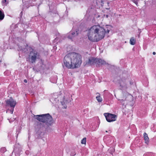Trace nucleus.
Wrapping results in <instances>:
<instances>
[{
    "label": "nucleus",
    "mask_w": 156,
    "mask_h": 156,
    "mask_svg": "<svg viewBox=\"0 0 156 156\" xmlns=\"http://www.w3.org/2000/svg\"><path fill=\"white\" fill-rule=\"evenodd\" d=\"M111 27L107 25L104 27L100 25H94L87 30L88 39L92 42L98 41L103 39L105 34H108Z\"/></svg>",
    "instance_id": "f257e3e1"
},
{
    "label": "nucleus",
    "mask_w": 156,
    "mask_h": 156,
    "mask_svg": "<svg viewBox=\"0 0 156 156\" xmlns=\"http://www.w3.org/2000/svg\"><path fill=\"white\" fill-rule=\"evenodd\" d=\"M82 63L81 56L75 53H69L64 58V65L68 69L78 67Z\"/></svg>",
    "instance_id": "f03ea898"
},
{
    "label": "nucleus",
    "mask_w": 156,
    "mask_h": 156,
    "mask_svg": "<svg viewBox=\"0 0 156 156\" xmlns=\"http://www.w3.org/2000/svg\"><path fill=\"white\" fill-rule=\"evenodd\" d=\"M34 117L37 120L41 122V124L46 128L51 126L53 123L52 118L48 113L34 115Z\"/></svg>",
    "instance_id": "7ed1b4c3"
},
{
    "label": "nucleus",
    "mask_w": 156,
    "mask_h": 156,
    "mask_svg": "<svg viewBox=\"0 0 156 156\" xmlns=\"http://www.w3.org/2000/svg\"><path fill=\"white\" fill-rule=\"evenodd\" d=\"M106 64V62L103 60L91 57L86 61V65H92L96 64L99 66L101 65H105Z\"/></svg>",
    "instance_id": "20e7f679"
},
{
    "label": "nucleus",
    "mask_w": 156,
    "mask_h": 156,
    "mask_svg": "<svg viewBox=\"0 0 156 156\" xmlns=\"http://www.w3.org/2000/svg\"><path fill=\"white\" fill-rule=\"evenodd\" d=\"M40 54L36 50L31 49L28 56V59L30 62L35 63L37 59L39 58Z\"/></svg>",
    "instance_id": "39448f33"
},
{
    "label": "nucleus",
    "mask_w": 156,
    "mask_h": 156,
    "mask_svg": "<svg viewBox=\"0 0 156 156\" xmlns=\"http://www.w3.org/2000/svg\"><path fill=\"white\" fill-rule=\"evenodd\" d=\"M104 115L105 116L107 121L111 122L114 121L116 120L117 116L115 114L109 113H105Z\"/></svg>",
    "instance_id": "423d86ee"
},
{
    "label": "nucleus",
    "mask_w": 156,
    "mask_h": 156,
    "mask_svg": "<svg viewBox=\"0 0 156 156\" xmlns=\"http://www.w3.org/2000/svg\"><path fill=\"white\" fill-rule=\"evenodd\" d=\"M6 102L7 105L9 106L10 107L13 108H14L16 104V101L12 98L7 100L6 101Z\"/></svg>",
    "instance_id": "0eeeda50"
},
{
    "label": "nucleus",
    "mask_w": 156,
    "mask_h": 156,
    "mask_svg": "<svg viewBox=\"0 0 156 156\" xmlns=\"http://www.w3.org/2000/svg\"><path fill=\"white\" fill-rule=\"evenodd\" d=\"M58 93H54L51 95V97L50 99V101L53 103H55L58 101Z\"/></svg>",
    "instance_id": "6e6552de"
},
{
    "label": "nucleus",
    "mask_w": 156,
    "mask_h": 156,
    "mask_svg": "<svg viewBox=\"0 0 156 156\" xmlns=\"http://www.w3.org/2000/svg\"><path fill=\"white\" fill-rule=\"evenodd\" d=\"M120 89L125 90L127 88L126 81V80H122L120 82Z\"/></svg>",
    "instance_id": "1a4fd4ad"
},
{
    "label": "nucleus",
    "mask_w": 156,
    "mask_h": 156,
    "mask_svg": "<svg viewBox=\"0 0 156 156\" xmlns=\"http://www.w3.org/2000/svg\"><path fill=\"white\" fill-rule=\"evenodd\" d=\"M78 34V33L77 31L74 32H70L68 35V37L69 39H72L74 37H76Z\"/></svg>",
    "instance_id": "9d476101"
},
{
    "label": "nucleus",
    "mask_w": 156,
    "mask_h": 156,
    "mask_svg": "<svg viewBox=\"0 0 156 156\" xmlns=\"http://www.w3.org/2000/svg\"><path fill=\"white\" fill-rule=\"evenodd\" d=\"M144 139L145 140V142L147 144H148L149 141V138L148 137L147 134L146 133H144Z\"/></svg>",
    "instance_id": "9b49d317"
},
{
    "label": "nucleus",
    "mask_w": 156,
    "mask_h": 156,
    "mask_svg": "<svg viewBox=\"0 0 156 156\" xmlns=\"http://www.w3.org/2000/svg\"><path fill=\"white\" fill-rule=\"evenodd\" d=\"M96 3L97 5V7L96 8H98V5H101L102 6L104 4V1L103 0H97L96 1Z\"/></svg>",
    "instance_id": "f8f14e48"
},
{
    "label": "nucleus",
    "mask_w": 156,
    "mask_h": 156,
    "mask_svg": "<svg viewBox=\"0 0 156 156\" xmlns=\"http://www.w3.org/2000/svg\"><path fill=\"white\" fill-rule=\"evenodd\" d=\"M28 46H26L25 48H22V46H20V47H19V49L18 50L19 51H24L25 52L26 51V49H27V48Z\"/></svg>",
    "instance_id": "ddd939ff"
},
{
    "label": "nucleus",
    "mask_w": 156,
    "mask_h": 156,
    "mask_svg": "<svg viewBox=\"0 0 156 156\" xmlns=\"http://www.w3.org/2000/svg\"><path fill=\"white\" fill-rule=\"evenodd\" d=\"M136 42V40L134 37H132L131 38L130 40L129 43L130 44L132 45L135 44Z\"/></svg>",
    "instance_id": "4468645a"
},
{
    "label": "nucleus",
    "mask_w": 156,
    "mask_h": 156,
    "mask_svg": "<svg viewBox=\"0 0 156 156\" xmlns=\"http://www.w3.org/2000/svg\"><path fill=\"white\" fill-rule=\"evenodd\" d=\"M4 17V13L1 10H0V20H2Z\"/></svg>",
    "instance_id": "2eb2a0df"
},
{
    "label": "nucleus",
    "mask_w": 156,
    "mask_h": 156,
    "mask_svg": "<svg viewBox=\"0 0 156 156\" xmlns=\"http://www.w3.org/2000/svg\"><path fill=\"white\" fill-rule=\"evenodd\" d=\"M96 98L97 100L99 102H101L102 101V98L100 97V96H98L96 97Z\"/></svg>",
    "instance_id": "dca6fc26"
},
{
    "label": "nucleus",
    "mask_w": 156,
    "mask_h": 156,
    "mask_svg": "<svg viewBox=\"0 0 156 156\" xmlns=\"http://www.w3.org/2000/svg\"><path fill=\"white\" fill-rule=\"evenodd\" d=\"M86 142V138L84 137L83 139L81 141V143L82 144H85Z\"/></svg>",
    "instance_id": "f3484780"
},
{
    "label": "nucleus",
    "mask_w": 156,
    "mask_h": 156,
    "mask_svg": "<svg viewBox=\"0 0 156 156\" xmlns=\"http://www.w3.org/2000/svg\"><path fill=\"white\" fill-rule=\"evenodd\" d=\"M1 151L2 152L4 153L6 151V149L5 147H2L1 148Z\"/></svg>",
    "instance_id": "a211bd4d"
},
{
    "label": "nucleus",
    "mask_w": 156,
    "mask_h": 156,
    "mask_svg": "<svg viewBox=\"0 0 156 156\" xmlns=\"http://www.w3.org/2000/svg\"><path fill=\"white\" fill-rule=\"evenodd\" d=\"M109 152L110 153H111L110 151H112L111 154H113L112 153L114 152L115 151V150L113 148H110V149L109 150Z\"/></svg>",
    "instance_id": "6ab92c4d"
},
{
    "label": "nucleus",
    "mask_w": 156,
    "mask_h": 156,
    "mask_svg": "<svg viewBox=\"0 0 156 156\" xmlns=\"http://www.w3.org/2000/svg\"><path fill=\"white\" fill-rule=\"evenodd\" d=\"M120 100V102L122 104V105H125L124 100L123 99H121Z\"/></svg>",
    "instance_id": "aec40b11"
},
{
    "label": "nucleus",
    "mask_w": 156,
    "mask_h": 156,
    "mask_svg": "<svg viewBox=\"0 0 156 156\" xmlns=\"http://www.w3.org/2000/svg\"><path fill=\"white\" fill-rule=\"evenodd\" d=\"M6 0H2V3L4 5H5L6 4V3H5L6 2Z\"/></svg>",
    "instance_id": "412c9836"
},
{
    "label": "nucleus",
    "mask_w": 156,
    "mask_h": 156,
    "mask_svg": "<svg viewBox=\"0 0 156 156\" xmlns=\"http://www.w3.org/2000/svg\"><path fill=\"white\" fill-rule=\"evenodd\" d=\"M13 110H14V108H12V109H11L10 110V113L11 114H12L13 113Z\"/></svg>",
    "instance_id": "4be33fe9"
},
{
    "label": "nucleus",
    "mask_w": 156,
    "mask_h": 156,
    "mask_svg": "<svg viewBox=\"0 0 156 156\" xmlns=\"http://www.w3.org/2000/svg\"><path fill=\"white\" fill-rule=\"evenodd\" d=\"M24 82L25 83H27V80H24Z\"/></svg>",
    "instance_id": "5701e85b"
},
{
    "label": "nucleus",
    "mask_w": 156,
    "mask_h": 156,
    "mask_svg": "<svg viewBox=\"0 0 156 156\" xmlns=\"http://www.w3.org/2000/svg\"><path fill=\"white\" fill-rule=\"evenodd\" d=\"M75 154H76L75 153H73V154H71V155L72 156H73L74 155H75Z\"/></svg>",
    "instance_id": "b1692460"
},
{
    "label": "nucleus",
    "mask_w": 156,
    "mask_h": 156,
    "mask_svg": "<svg viewBox=\"0 0 156 156\" xmlns=\"http://www.w3.org/2000/svg\"><path fill=\"white\" fill-rule=\"evenodd\" d=\"M153 55H155V54H156V53H155V52H153Z\"/></svg>",
    "instance_id": "393cba45"
},
{
    "label": "nucleus",
    "mask_w": 156,
    "mask_h": 156,
    "mask_svg": "<svg viewBox=\"0 0 156 156\" xmlns=\"http://www.w3.org/2000/svg\"><path fill=\"white\" fill-rule=\"evenodd\" d=\"M25 6H24V7H26L27 8H28L29 7V6H28L27 5H25Z\"/></svg>",
    "instance_id": "a878e982"
},
{
    "label": "nucleus",
    "mask_w": 156,
    "mask_h": 156,
    "mask_svg": "<svg viewBox=\"0 0 156 156\" xmlns=\"http://www.w3.org/2000/svg\"><path fill=\"white\" fill-rule=\"evenodd\" d=\"M105 16H106V18H108V15H106Z\"/></svg>",
    "instance_id": "bb28decb"
},
{
    "label": "nucleus",
    "mask_w": 156,
    "mask_h": 156,
    "mask_svg": "<svg viewBox=\"0 0 156 156\" xmlns=\"http://www.w3.org/2000/svg\"><path fill=\"white\" fill-rule=\"evenodd\" d=\"M14 120H15V119H14V118H13V119H12V120H11V121H14Z\"/></svg>",
    "instance_id": "cd10ccee"
},
{
    "label": "nucleus",
    "mask_w": 156,
    "mask_h": 156,
    "mask_svg": "<svg viewBox=\"0 0 156 156\" xmlns=\"http://www.w3.org/2000/svg\"><path fill=\"white\" fill-rule=\"evenodd\" d=\"M106 4H107V5H108L109 3L108 2H106Z\"/></svg>",
    "instance_id": "c85d7f7f"
},
{
    "label": "nucleus",
    "mask_w": 156,
    "mask_h": 156,
    "mask_svg": "<svg viewBox=\"0 0 156 156\" xmlns=\"http://www.w3.org/2000/svg\"><path fill=\"white\" fill-rule=\"evenodd\" d=\"M135 3L136 4H137V2H135Z\"/></svg>",
    "instance_id": "c756f323"
},
{
    "label": "nucleus",
    "mask_w": 156,
    "mask_h": 156,
    "mask_svg": "<svg viewBox=\"0 0 156 156\" xmlns=\"http://www.w3.org/2000/svg\"><path fill=\"white\" fill-rule=\"evenodd\" d=\"M108 132H109V133H111V131L110 130Z\"/></svg>",
    "instance_id": "7c9ffc66"
},
{
    "label": "nucleus",
    "mask_w": 156,
    "mask_h": 156,
    "mask_svg": "<svg viewBox=\"0 0 156 156\" xmlns=\"http://www.w3.org/2000/svg\"><path fill=\"white\" fill-rule=\"evenodd\" d=\"M8 119L9 120V122H11V120L10 119Z\"/></svg>",
    "instance_id": "2f4dec72"
},
{
    "label": "nucleus",
    "mask_w": 156,
    "mask_h": 156,
    "mask_svg": "<svg viewBox=\"0 0 156 156\" xmlns=\"http://www.w3.org/2000/svg\"><path fill=\"white\" fill-rule=\"evenodd\" d=\"M106 9H109V8H106Z\"/></svg>",
    "instance_id": "473e14b6"
},
{
    "label": "nucleus",
    "mask_w": 156,
    "mask_h": 156,
    "mask_svg": "<svg viewBox=\"0 0 156 156\" xmlns=\"http://www.w3.org/2000/svg\"><path fill=\"white\" fill-rule=\"evenodd\" d=\"M64 108H66V107H65V106H64Z\"/></svg>",
    "instance_id": "72a5a7b5"
},
{
    "label": "nucleus",
    "mask_w": 156,
    "mask_h": 156,
    "mask_svg": "<svg viewBox=\"0 0 156 156\" xmlns=\"http://www.w3.org/2000/svg\"><path fill=\"white\" fill-rule=\"evenodd\" d=\"M105 132H107V133L108 132L107 131H106Z\"/></svg>",
    "instance_id": "f704fd0d"
},
{
    "label": "nucleus",
    "mask_w": 156,
    "mask_h": 156,
    "mask_svg": "<svg viewBox=\"0 0 156 156\" xmlns=\"http://www.w3.org/2000/svg\"><path fill=\"white\" fill-rule=\"evenodd\" d=\"M62 105H63L62 103Z\"/></svg>",
    "instance_id": "c9c22d12"
},
{
    "label": "nucleus",
    "mask_w": 156,
    "mask_h": 156,
    "mask_svg": "<svg viewBox=\"0 0 156 156\" xmlns=\"http://www.w3.org/2000/svg\"><path fill=\"white\" fill-rule=\"evenodd\" d=\"M24 0H23V2Z\"/></svg>",
    "instance_id": "e433bc0d"
}]
</instances>
